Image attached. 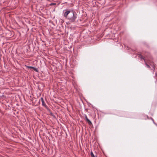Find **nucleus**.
<instances>
[{"instance_id": "nucleus-1", "label": "nucleus", "mask_w": 157, "mask_h": 157, "mask_svg": "<svg viewBox=\"0 0 157 157\" xmlns=\"http://www.w3.org/2000/svg\"><path fill=\"white\" fill-rule=\"evenodd\" d=\"M63 16L71 23L74 22L77 18L78 15L76 12L73 10H64L63 11Z\"/></svg>"}, {"instance_id": "nucleus-2", "label": "nucleus", "mask_w": 157, "mask_h": 157, "mask_svg": "<svg viewBox=\"0 0 157 157\" xmlns=\"http://www.w3.org/2000/svg\"><path fill=\"white\" fill-rule=\"evenodd\" d=\"M138 57H139L141 60H144L145 62V63L147 68H150V66H151L152 67L151 70L154 71L155 70V66L153 63L151 62L150 60L149 59L146 58V59H144L142 55L141 54H139L138 55Z\"/></svg>"}, {"instance_id": "nucleus-3", "label": "nucleus", "mask_w": 157, "mask_h": 157, "mask_svg": "<svg viewBox=\"0 0 157 157\" xmlns=\"http://www.w3.org/2000/svg\"><path fill=\"white\" fill-rule=\"evenodd\" d=\"M40 100L42 102V106H43L44 107H45L46 108H47V106L46 105L45 103L43 98H40Z\"/></svg>"}, {"instance_id": "nucleus-4", "label": "nucleus", "mask_w": 157, "mask_h": 157, "mask_svg": "<svg viewBox=\"0 0 157 157\" xmlns=\"http://www.w3.org/2000/svg\"><path fill=\"white\" fill-rule=\"evenodd\" d=\"M85 117L86 121L89 124H92L91 122L87 118L86 116H85Z\"/></svg>"}, {"instance_id": "nucleus-5", "label": "nucleus", "mask_w": 157, "mask_h": 157, "mask_svg": "<svg viewBox=\"0 0 157 157\" xmlns=\"http://www.w3.org/2000/svg\"><path fill=\"white\" fill-rule=\"evenodd\" d=\"M33 69L36 72H38V70L36 68L33 67Z\"/></svg>"}, {"instance_id": "nucleus-6", "label": "nucleus", "mask_w": 157, "mask_h": 157, "mask_svg": "<svg viewBox=\"0 0 157 157\" xmlns=\"http://www.w3.org/2000/svg\"><path fill=\"white\" fill-rule=\"evenodd\" d=\"M90 155H91V157H95L94 155L93 152L92 151L91 152Z\"/></svg>"}, {"instance_id": "nucleus-7", "label": "nucleus", "mask_w": 157, "mask_h": 157, "mask_svg": "<svg viewBox=\"0 0 157 157\" xmlns=\"http://www.w3.org/2000/svg\"><path fill=\"white\" fill-rule=\"evenodd\" d=\"M56 5V3H52L50 4L49 5L52 6L53 5Z\"/></svg>"}, {"instance_id": "nucleus-8", "label": "nucleus", "mask_w": 157, "mask_h": 157, "mask_svg": "<svg viewBox=\"0 0 157 157\" xmlns=\"http://www.w3.org/2000/svg\"><path fill=\"white\" fill-rule=\"evenodd\" d=\"M27 67L28 68L30 69H33V67H32V66H27Z\"/></svg>"}, {"instance_id": "nucleus-9", "label": "nucleus", "mask_w": 157, "mask_h": 157, "mask_svg": "<svg viewBox=\"0 0 157 157\" xmlns=\"http://www.w3.org/2000/svg\"><path fill=\"white\" fill-rule=\"evenodd\" d=\"M151 120H153V123H154L155 124H156V123H155V122L154 121V120L151 117Z\"/></svg>"}, {"instance_id": "nucleus-10", "label": "nucleus", "mask_w": 157, "mask_h": 157, "mask_svg": "<svg viewBox=\"0 0 157 157\" xmlns=\"http://www.w3.org/2000/svg\"><path fill=\"white\" fill-rule=\"evenodd\" d=\"M151 120H153V123H154L155 124H156V123H155V122L154 121V120L151 117Z\"/></svg>"}, {"instance_id": "nucleus-11", "label": "nucleus", "mask_w": 157, "mask_h": 157, "mask_svg": "<svg viewBox=\"0 0 157 157\" xmlns=\"http://www.w3.org/2000/svg\"><path fill=\"white\" fill-rule=\"evenodd\" d=\"M155 125L157 126V124H155Z\"/></svg>"}, {"instance_id": "nucleus-12", "label": "nucleus", "mask_w": 157, "mask_h": 157, "mask_svg": "<svg viewBox=\"0 0 157 157\" xmlns=\"http://www.w3.org/2000/svg\"><path fill=\"white\" fill-rule=\"evenodd\" d=\"M147 118H148V117L147 116Z\"/></svg>"}]
</instances>
